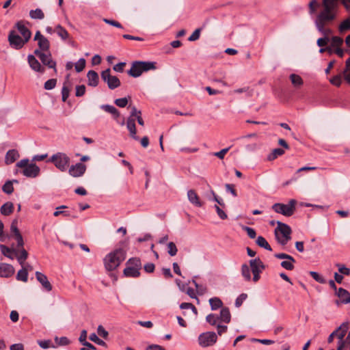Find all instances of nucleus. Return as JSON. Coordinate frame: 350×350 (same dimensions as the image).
<instances>
[{
  "mask_svg": "<svg viewBox=\"0 0 350 350\" xmlns=\"http://www.w3.org/2000/svg\"><path fill=\"white\" fill-rule=\"evenodd\" d=\"M337 5V0H323V9L317 14V10L321 6L319 1L311 0L308 3L309 14L310 16L316 15L314 23L317 29L325 36L332 33V30L325 28V26L335 19Z\"/></svg>",
  "mask_w": 350,
  "mask_h": 350,
  "instance_id": "obj_1",
  "label": "nucleus"
},
{
  "mask_svg": "<svg viewBox=\"0 0 350 350\" xmlns=\"http://www.w3.org/2000/svg\"><path fill=\"white\" fill-rule=\"evenodd\" d=\"M126 258V252L122 249H117L108 254L104 258L105 267L107 271L116 269Z\"/></svg>",
  "mask_w": 350,
  "mask_h": 350,
  "instance_id": "obj_2",
  "label": "nucleus"
},
{
  "mask_svg": "<svg viewBox=\"0 0 350 350\" xmlns=\"http://www.w3.org/2000/svg\"><path fill=\"white\" fill-rule=\"evenodd\" d=\"M156 69V62L135 61L131 64L128 74L133 77H139L143 72Z\"/></svg>",
  "mask_w": 350,
  "mask_h": 350,
  "instance_id": "obj_3",
  "label": "nucleus"
},
{
  "mask_svg": "<svg viewBox=\"0 0 350 350\" xmlns=\"http://www.w3.org/2000/svg\"><path fill=\"white\" fill-rule=\"evenodd\" d=\"M16 167L23 168V174L26 177L36 178L40 174V167L33 163H29L28 159L21 160L16 163Z\"/></svg>",
  "mask_w": 350,
  "mask_h": 350,
  "instance_id": "obj_4",
  "label": "nucleus"
},
{
  "mask_svg": "<svg viewBox=\"0 0 350 350\" xmlns=\"http://www.w3.org/2000/svg\"><path fill=\"white\" fill-rule=\"evenodd\" d=\"M291 228L280 221H278V226L275 229V238L279 243L285 245L291 239Z\"/></svg>",
  "mask_w": 350,
  "mask_h": 350,
  "instance_id": "obj_5",
  "label": "nucleus"
},
{
  "mask_svg": "<svg viewBox=\"0 0 350 350\" xmlns=\"http://www.w3.org/2000/svg\"><path fill=\"white\" fill-rule=\"evenodd\" d=\"M297 201L291 200L288 204L275 203L272 206V209L277 213L282 214L286 217H291L295 211Z\"/></svg>",
  "mask_w": 350,
  "mask_h": 350,
  "instance_id": "obj_6",
  "label": "nucleus"
},
{
  "mask_svg": "<svg viewBox=\"0 0 350 350\" xmlns=\"http://www.w3.org/2000/svg\"><path fill=\"white\" fill-rule=\"evenodd\" d=\"M49 161L52 162L61 172H65L70 164V159L66 153L57 152L52 155Z\"/></svg>",
  "mask_w": 350,
  "mask_h": 350,
  "instance_id": "obj_7",
  "label": "nucleus"
},
{
  "mask_svg": "<svg viewBox=\"0 0 350 350\" xmlns=\"http://www.w3.org/2000/svg\"><path fill=\"white\" fill-rule=\"evenodd\" d=\"M250 267L253 274L252 280L257 282L260 278V273L265 269V266L259 258L250 260Z\"/></svg>",
  "mask_w": 350,
  "mask_h": 350,
  "instance_id": "obj_8",
  "label": "nucleus"
},
{
  "mask_svg": "<svg viewBox=\"0 0 350 350\" xmlns=\"http://www.w3.org/2000/svg\"><path fill=\"white\" fill-rule=\"evenodd\" d=\"M217 334L213 332L202 333L198 337L199 345L202 347L213 345L217 342Z\"/></svg>",
  "mask_w": 350,
  "mask_h": 350,
  "instance_id": "obj_9",
  "label": "nucleus"
},
{
  "mask_svg": "<svg viewBox=\"0 0 350 350\" xmlns=\"http://www.w3.org/2000/svg\"><path fill=\"white\" fill-rule=\"evenodd\" d=\"M110 72L109 68L103 70L101 72V78L107 83L109 89L113 90L120 85V81L117 77L111 75Z\"/></svg>",
  "mask_w": 350,
  "mask_h": 350,
  "instance_id": "obj_10",
  "label": "nucleus"
},
{
  "mask_svg": "<svg viewBox=\"0 0 350 350\" xmlns=\"http://www.w3.org/2000/svg\"><path fill=\"white\" fill-rule=\"evenodd\" d=\"M34 53L40 58L43 64L47 66L50 68H53L55 72H57L55 68L56 62L53 60L51 55L49 52L46 53L44 52L40 51L38 49H36L34 51Z\"/></svg>",
  "mask_w": 350,
  "mask_h": 350,
  "instance_id": "obj_11",
  "label": "nucleus"
},
{
  "mask_svg": "<svg viewBox=\"0 0 350 350\" xmlns=\"http://www.w3.org/2000/svg\"><path fill=\"white\" fill-rule=\"evenodd\" d=\"M8 42L11 47L18 50L23 47L25 43L24 39L20 37L14 31H10L8 35Z\"/></svg>",
  "mask_w": 350,
  "mask_h": 350,
  "instance_id": "obj_12",
  "label": "nucleus"
},
{
  "mask_svg": "<svg viewBox=\"0 0 350 350\" xmlns=\"http://www.w3.org/2000/svg\"><path fill=\"white\" fill-rule=\"evenodd\" d=\"M34 40L38 41L39 49L42 52L48 51L49 49V41L41 33L38 31L34 36Z\"/></svg>",
  "mask_w": 350,
  "mask_h": 350,
  "instance_id": "obj_13",
  "label": "nucleus"
},
{
  "mask_svg": "<svg viewBox=\"0 0 350 350\" xmlns=\"http://www.w3.org/2000/svg\"><path fill=\"white\" fill-rule=\"evenodd\" d=\"M86 171L85 165L82 163H77L70 167L68 172L69 174L73 177H80L84 174Z\"/></svg>",
  "mask_w": 350,
  "mask_h": 350,
  "instance_id": "obj_14",
  "label": "nucleus"
},
{
  "mask_svg": "<svg viewBox=\"0 0 350 350\" xmlns=\"http://www.w3.org/2000/svg\"><path fill=\"white\" fill-rule=\"evenodd\" d=\"M35 275L37 280L41 284L46 291L50 292L52 291L53 286L45 274L40 271H36Z\"/></svg>",
  "mask_w": 350,
  "mask_h": 350,
  "instance_id": "obj_15",
  "label": "nucleus"
},
{
  "mask_svg": "<svg viewBox=\"0 0 350 350\" xmlns=\"http://www.w3.org/2000/svg\"><path fill=\"white\" fill-rule=\"evenodd\" d=\"M14 268L12 265L7 263H0V277L10 278L14 273Z\"/></svg>",
  "mask_w": 350,
  "mask_h": 350,
  "instance_id": "obj_16",
  "label": "nucleus"
},
{
  "mask_svg": "<svg viewBox=\"0 0 350 350\" xmlns=\"http://www.w3.org/2000/svg\"><path fill=\"white\" fill-rule=\"evenodd\" d=\"M126 128L129 131V135L131 138L138 141L139 137L137 135V131L135 127V119L132 117H129L126 121Z\"/></svg>",
  "mask_w": 350,
  "mask_h": 350,
  "instance_id": "obj_17",
  "label": "nucleus"
},
{
  "mask_svg": "<svg viewBox=\"0 0 350 350\" xmlns=\"http://www.w3.org/2000/svg\"><path fill=\"white\" fill-rule=\"evenodd\" d=\"M27 60L30 68L36 72H39L43 73L44 72V68L41 66L40 62L36 59V58L33 55H29L27 57Z\"/></svg>",
  "mask_w": 350,
  "mask_h": 350,
  "instance_id": "obj_18",
  "label": "nucleus"
},
{
  "mask_svg": "<svg viewBox=\"0 0 350 350\" xmlns=\"http://www.w3.org/2000/svg\"><path fill=\"white\" fill-rule=\"evenodd\" d=\"M16 27L20 33L23 36L24 41L28 42L31 36L30 30L27 27H25L22 22H18L16 24Z\"/></svg>",
  "mask_w": 350,
  "mask_h": 350,
  "instance_id": "obj_19",
  "label": "nucleus"
},
{
  "mask_svg": "<svg viewBox=\"0 0 350 350\" xmlns=\"http://www.w3.org/2000/svg\"><path fill=\"white\" fill-rule=\"evenodd\" d=\"M187 198L189 201L196 206L201 207L202 206V203L200 202L199 196L194 190L190 189L187 191Z\"/></svg>",
  "mask_w": 350,
  "mask_h": 350,
  "instance_id": "obj_20",
  "label": "nucleus"
},
{
  "mask_svg": "<svg viewBox=\"0 0 350 350\" xmlns=\"http://www.w3.org/2000/svg\"><path fill=\"white\" fill-rule=\"evenodd\" d=\"M19 158V153L17 150L12 149L7 152L5 162L7 165L14 163L16 159Z\"/></svg>",
  "mask_w": 350,
  "mask_h": 350,
  "instance_id": "obj_21",
  "label": "nucleus"
},
{
  "mask_svg": "<svg viewBox=\"0 0 350 350\" xmlns=\"http://www.w3.org/2000/svg\"><path fill=\"white\" fill-rule=\"evenodd\" d=\"M88 85L90 86L96 87L98 83V75L94 70H90L87 75Z\"/></svg>",
  "mask_w": 350,
  "mask_h": 350,
  "instance_id": "obj_22",
  "label": "nucleus"
},
{
  "mask_svg": "<svg viewBox=\"0 0 350 350\" xmlns=\"http://www.w3.org/2000/svg\"><path fill=\"white\" fill-rule=\"evenodd\" d=\"M219 317V321L221 323H229L231 319L230 310L228 308H222Z\"/></svg>",
  "mask_w": 350,
  "mask_h": 350,
  "instance_id": "obj_23",
  "label": "nucleus"
},
{
  "mask_svg": "<svg viewBox=\"0 0 350 350\" xmlns=\"http://www.w3.org/2000/svg\"><path fill=\"white\" fill-rule=\"evenodd\" d=\"M337 295L341 304H348L350 302V293L345 289L340 288L337 292Z\"/></svg>",
  "mask_w": 350,
  "mask_h": 350,
  "instance_id": "obj_24",
  "label": "nucleus"
},
{
  "mask_svg": "<svg viewBox=\"0 0 350 350\" xmlns=\"http://www.w3.org/2000/svg\"><path fill=\"white\" fill-rule=\"evenodd\" d=\"M14 208V204L11 202H7L1 206L0 212L3 215L8 216L13 213Z\"/></svg>",
  "mask_w": 350,
  "mask_h": 350,
  "instance_id": "obj_25",
  "label": "nucleus"
},
{
  "mask_svg": "<svg viewBox=\"0 0 350 350\" xmlns=\"http://www.w3.org/2000/svg\"><path fill=\"white\" fill-rule=\"evenodd\" d=\"M139 269L126 265L124 269V274L126 277L137 278L140 275Z\"/></svg>",
  "mask_w": 350,
  "mask_h": 350,
  "instance_id": "obj_26",
  "label": "nucleus"
},
{
  "mask_svg": "<svg viewBox=\"0 0 350 350\" xmlns=\"http://www.w3.org/2000/svg\"><path fill=\"white\" fill-rule=\"evenodd\" d=\"M14 252L16 255L18 262L21 266H23L25 261L28 257L27 252L24 248L21 249L18 252L16 250H14Z\"/></svg>",
  "mask_w": 350,
  "mask_h": 350,
  "instance_id": "obj_27",
  "label": "nucleus"
},
{
  "mask_svg": "<svg viewBox=\"0 0 350 350\" xmlns=\"http://www.w3.org/2000/svg\"><path fill=\"white\" fill-rule=\"evenodd\" d=\"M55 31L64 40L68 39L70 36L68 31L60 25L55 27Z\"/></svg>",
  "mask_w": 350,
  "mask_h": 350,
  "instance_id": "obj_28",
  "label": "nucleus"
},
{
  "mask_svg": "<svg viewBox=\"0 0 350 350\" xmlns=\"http://www.w3.org/2000/svg\"><path fill=\"white\" fill-rule=\"evenodd\" d=\"M208 301L212 310H216L223 306V303L219 297L211 298Z\"/></svg>",
  "mask_w": 350,
  "mask_h": 350,
  "instance_id": "obj_29",
  "label": "nucleus"
},
{
  "mask_svg": "<svg viewBox=\"0 0 350 350\" xmlns=\"http://www.w3.org/2000/svg\"><path fill=\"white\" fill-rule=\"evenodd\" d=\"M256 243L260 247L265 248L269 251L272 250V248L271 247L267 241L262 236H258L257 237Z\"/></svg>",
  "mask_w": 350,
  "mask_h": 350,
  "instance_id": "obj_30",
  "label": "nucleus"
},
{
  "mask_svg": "<svg viewBox=\"0 0 350 350\" xmlns=\"http://www.w3.org/2000/svg\"><path fill=\"white\" fill-rule=\"evenodd\" d=\"M101 108L105 110L106 112H108L111 114H112L116 119H117L120 116V113L117 110V109L109 105H103L101 106Z\"/></svg>",
  "mask_w": 350,
  "mask_h": 350,
  "instance_id": "obj_31",
  "label": "nucleus"
},
{
  "mask_svg": "<svg viewBox=\"0 0 350 350\" xmlns=\"http://www.w3.org/2000/svg\"><path fill=\"white\" fill-rule=\"evenodd\" d=\"M290 79L291 81L292 84L296 88L301 87L304 83L301 77L296 74H291L290 75Z\"/></svg>",
  "mask_w": 350,
  "mask_h": 350,
  "instance_id": "obj_32",
  "label": "nucleus"
},
{
  "mask_svg": "<svg viewBox=\"0 0 350 350\" xmlns=\"http://www.w3.org/2000/svg\"><path fill=\"white\" fill-rule=\"evenodd\" d=\"M250 270L251 268L247 264L242 265L241 274L246 281H250L252 280Z\"/></svg>",
  "mask_w": 350,
  "mask_h": 350,
  "instance_id": "obj_33",
  "label": "nucleus"
},
{
  "mask_svg": "<svg viewBox=\"0 0 350 350\" xmlns=\"http://www.w3.org/2000/svg\"><path fill=\"white\" fill-rule=\"evenodd\" d=\"M70 83L68 81H66L64 83V85L62 89V100L65 102L69 96L70 94Z\"/></svg>",
  "mask_w": 350,
  "mask_h": 350,
  "instance_id": "obj_34",
  "label": "nucleus"
},
{
  "mask_svg": "<svg viewBox=\"0 0 350 350\" xmlns=\"http://www.w3.org/2000/svg\"><path fill=\"white\" fill-rule=\"evenodd\" d=\"M29 16L33 19H43L44 14L41 9L37 8L34 10H31L29 12Z\"/></svg>",
  "mask_w": 350,
  "mask_h": 350,
  "instance_id": "obj_35",
  "label": "nucleus"
},
{
  "mask_svg": "<svg viewBox=\"0 0 350 350\" xmlns=\"http://www.w3.org/2000/svg\"><path fill=\"white\" fill-rule=\"evenodd\" d=\"M16 279L20 281L26 282L28 280V273L27 268H22L19 270L16 275Z\"/></svg>",
  "mask_w": 350,
  "mask_h": 350,
  "instance_id": "obj_36",
  "label": "nucleus"
},
{
  "mask_svg": "<svg viewBox=\"0 0 350 350\" xmlns=\"http://www.w3.org/2000/svg\"><path fill=\"white\" fill-rule=\"evenodd\" d=\"M348 30H350V18L344 20L338 27V31L340 33H345Z\"/></svg>",
  "mask_w": 350,
  "mask_h": 350,
  "instance_id": "obj_37",
  "label": "nucleus"
},
{
  "mask_svg": "<svg viewBox=\"0 0 350 350\" xmlns=\"http://www.w3.org/2000/svg\"><path fill=\"white\" fill-rule=\"evenodd\" d=\"M126 265L141 269L142 262L139 258H131L126 262Z\"/></svg>",
  "mask_w": 350,
  "mask_h": 350,
  "instance_id": "obj_38",
  "label": "nucleus"
},
{
  "mask_svg": "<svg viewBox=\"0 0 350 350\" xmlns=\"http://www.w3.org/2000/svg\"><path fill=\"white\" fill-rule=\"evenodd\" d=\"M284 154V151L282 148H275L273 150L272 152L268 156L267 159L269 161H273L275 159L278 157L281 156Z\"/></svg>",
  "mask_w": 350,
  "mask_h": 350,
  "instance_id": "obj_39",
  "label": "nucleus"
},
{
  "mask_svg": "<svg viewBox=\"0 0 350 350\" xmlns=\"http://www.w3.org/2000/svg\"><path fill=\"white\" fill-rule=\"evenodd\" d=\"M343 75L347 83L350 84V57L346 61V68L344 70Z\"/></svg>",
  "mask_w": 350,
  "mask_h": 350,
  "instance_id": "obj_40",
  "label": "nucleus"
},
{
  "mask_svg": "<svg viewBox=\"0 0 350 350\" xmlns=\"http://www.w3.org/2000/svg\"><path fill=\"white\" fill-rule=\"evenodd\" d=\"M2 190L4 193H5L7 194H11L14 191V187L12 185V181H11V180L6 181L2 187Z\"/></svg>",
  "mask_w": 350,
  "mask_h": 350,
  "instance_id": "obj_41",
  "label": "nucleus"
},
{
  "mask_svg": "<svg viewBox=\"0 0 350 350\" xmlns=\"http://www.w3.org/2000/svg\"><path fill=\"white\" fill-rule=\"evenodd\" d=\"M295 262V260L293 258V260H286L281 262V266L286 270L291 271L294 269V263Z\"/></svg>",
  "mask_w": 350,
  "mask_h": 350,
  "instance_id": "obj_42",
  "label": "nucleus"
},
{
  "mask_svg": "<svg viewBox=\"0 0 350 350\" xmlns=\"http://www.w3.org/2000/svg\"><path fill=\"white\" fill-rule=\"evenodd\" d=\"M89 338L91 341H92L100 346L105 347L107 345L106 342L105 341H103V340L100 339L95 333L91 334L90 335Z\"/></svg>",
  "mask_w": 350,
  "mask_h": 350,
  "instance_id": "obj_43",
  "label": "nucleus"
},
{
  "mask_svg": "<svg viewBox=\"0 0 350 350\" xmlns=\"http://www.w3.org/2000/svg\"><path fill=\"white\" fill-rule=\"evenodd\" d=\"M206 321L212 325H217L219 321V317L215 314H210L206 317Z\"/></svg>",
  "mask_w": 350,
  "mask_h": 350,
  "instance_id": "obj_44",
  "label": "nucleus"
},
{
  "mask_svg": "<svg viewBox=\"0 0 350 350\" xmlns=\"http://www.w3.org/2000/svg\"><path fill=\"white\" fill-rule=\"evenodd\" d=\"M310 275L315 281L321 284H325L326 282L325 279L316 271H310Z\"/></svg>",
  "mask_w": 350,
  "mask_h": 350,
  "instance_id": "obj_45",
  "label": "nucleus"
},
{
  "mask_svg": "<svg viewBox=\"0 0 350 350\" xmlns=\"http://www.w3.org/2000/svg\"><path fill=\"white\" fill-rule=\"evenodd\" d=\"M177 252H178V250H177V247H176L175 243L174 242H170L167 244V253L171 256H174L175 255H176Z\"/></svg>",
  "mask_w": 350,
  "mask_h": 350,
  "instance_id": "obj_46",
  "label": "nucleus"
},
{
  "mask_svg": "<svg viewBox=\"0 0 350 350\" xmlns=\"http://www.w3.org/2000/svg\"><path fill=\"white\" fill-rule=\"evenodd\" d=\"M85 66V59L84 58H81L78 60V62L75 64V68L77 72H81Z\"/></svg>",
  "mask_w": 350,
  "mask_h": 350,
  "instance_id": "obj_47",
  "label": "nucleus"
},
{
  "mask_svg": "<svg viewBox=\"0 0 350 350\" xmlns=\"http://www.w3.org/2000/svg\"><path fill=\"white\" fill-rule=\"evenodd\" d=\"M57 80L55 79H49L44 83V89L50 90L53 89L56 85Z\"/></svg>",
  "mask_w": 350,
  "mask_h": 350,
  "instance_id": "obj_48",
  "label": "nucleus"
},
{
  "mask_svg": "<svg viewBox=\"0 0 350 350\" xmlns=\"http://www.w3.org/2000/svg\"><path fill=\"white\" fill-rule=\"evenodd\" d=\"M343 40L338 36H334L332 38V46L334 48L340 47L342 44Z\"/></svg>",
  "mask_w": 350,
  "mask_h": 350,
  "instance_id": "obj_49",
  "label": "nucleus"
},
{
  "mask_svg": "<svg viewBox=\"0 0 350 350\" xmlns=\"http://www.w3.org/2000/svg\"><path fill=\"white\" fill-rule=\"evenodd\" d=\"M329 82L337 87H339L342 83V78L340 75H336L329 79Z\"/></svg>",
  "mask_w": 350,
  "mask_h": 350,
  "instance_id": "obj_50",
  "label": "nucleus"
},
{
  "mask_svg": "<svg viewBox=\"0 0 350 350\" xmlns=\"http://www.w3.org/2000/svg\"><path fill=\"white\" fill-rule=\"evenodd\" d=\"M85 93V86L84 85H77L76 87L75 96L77 97L82 96Z\"/></svg>",
  "mask_w": 350,
  "mask_h": 350,
  "instance_id": "obj_51",
  "label": "nucleus"
},
{
  "mask_svg": "<svg viewBox=\"0 0 350 350\" xmlns=\"http://www.w3.org/2000/svg\"><path fill=\"white\" fill-rule=\"evenodd\" d=\"M215 208L216 212L220 219H227V217H228L227 214L219 207V205H217V204L215 205Z\"/></svg>",
  "mask_w": 350,
  "mask_h": 350,
  "instance_id": "obj_52",
  "label": "nucleus"
},
{
  "mask_svg": "<svg viewBox=\"0 0 350 350\" xmlns=\"http://www.w3.org/2000/svg\"><path fill=\"white\" fill-rule=\"evenodd\" d=\"M98 334L103 338H107L108 336V332L105 330L103 325H98L97 328Z\"/></svg>",
  "mask_w": 350,
  "mask_h": 350,
  "instance_id": "obj_53",
  "label": "nucleus"
},
{
  "mask_svg": "<svg viewBox=\"0 0 350 350\" xmlns=\"http://www.w3.org/2000/svg\"><path fill=\"white\" fill-rule=\"evenodd\" d=\"M247 295L245 293L241 294L235 301V306L236 307H239L241 306L243 302L246 299Z\"/></svg>",
  "mask_w": 350,
  "mask_h": 350,
  "instance_id": "obj_54",
  "label": "nucleus"
},
{
  "mask_svg": "<svg viewBox=\"0 0 350 350\" xmlns=\"http://www.w3.org/2000/svg\"><path fill=\"white\" fill-rule=\"evenodd\" d=\"M114 103L120 107H124L128 103V100L126 98H121L116 99Z\"/></svg>",
  "mask_w": 350,
  "mask_h": 350,
  "instance_id": "obj_55",
  "label": "nucleus"
},
{
  "mask_svg": "<svg viewBox=\"0 0 350 350\" xmlns=\"http://www.w3.org/2000/svg\"><path fill=\"white\" fill-rule=\"evenodd\" d=\"M243 229L247 232V234L250 238L254 239L256 237V233L253 228L247 226H244Z\"/></svg>",
  "mask_w": 350,
  "mask_h": 350,
  "instance_id": "obj_56",
  "label": "nucleus"
},
{
  "mask_svg": "<svg viewBox=\"0 0 350 350\" xmlns=\"http://www.w3.org/2000/svg\"><path fill=\"white\" fill-rule=\"evenodd\" d=\"M200 29H196L193 33L189 37V41H196L200 38Z\"/></svg>",
  "mask_w": 350,
  "mask_h": 350,
  "instance_id": "obj_57",
  "label": "nucleus"
},
{
  "mask_svg": "<svg viewBox=\"0 0 350 350\" xmlns=\"http://www.w3.org/2000/svg\"><path fill=\"white\" fill-rule=\"evenodd\" d=\"M329 40L327 36L320 38L317 40V45L320 47H323L327 44Z\"/></svg>",
  "mask_w": 350,
  "mask_h": 350,
  "instance_id": "obj_58",
  "label": "nucleus"
},
{
  "mask_svg": "<svg viewBox=\"0 0 350 350\" xmlns=\"http://www.w3.org/2000/svg\"><path fill=\"white\" fill-rule=\"evenodd\" d=\"M10 230L12 232L14 233V236H17V234H21L20 231L17 227V220H14L11 224Z\"/></svg>",
  "mask_w": 350,
  "mask_h": 350,
  "instance_id": "obj_59",
  "label": "nucleus"
},
{
  "mask_svg": "<svg viewBox=\"0 0 350 350\" xmlns=\"http://www.w3.org/2000/svg\"><path fill=\"white\" fill-rule=\"evenodd\" d=\"M275 257L279 259H285V260H293V257L291 255L286 254L285 253H278L275 254Z\"/></svg>",
  "mask_w": 350,
  "mask_h": 350,
  "instance_id": "obj_60",
  "label": "nucleus"
},
{
  "mask_svg": "<svg viewBox=\"0 0 350 350\" xmlns=\"http://www.w3.org/2000/svg\"><path fill=\"white\" fill-rule=\"evenodd\" d=\"M338 271L341 274H344L345 275H349L350 274V269L346 267L343 265H338Z\"/></svg>",
  "mask_w": 350,
  "mask_h": 350,
  "instance_id": "obj_61",
  "label": "nucleus"
},
{
  "mask_svg": "<svg viewBox=\"0 0 350 350\" xmlns=\"http://www.w3.org/2000/svg\"><path fill=\"white\" fill-rule=\"evenodd\" d=\"M55 341L59 345H67L69 344V340L66 337L55 338Z\"/></svg>",
  "mask_w": 350,
  "mask_h": 350,
  "instance_id": "obj_62",
  "label": "nucleus"
},
{
  "mask_svg": "<svg viewBox=\"0 0 350 350\" xmlns=\"http://www.w3.org/2000/svg\"><path fill=\"white\" fill-rule=\"evenodd\" d=\"M211 193L213 196V200L216 202L218 205L221 206V207H225V204L222 199H220L218 198V196L216 195V193L214 192V191H211Z\"/></svg>",
  "mask_w": 350,
  "mask_h": 350,
  "instance_id": "obj_63",
  "label": "nucleus"
},
{
  "mask_svg": "<svg viewBox=\"0 0 350 350\" xmlns=\"http://www.w3.org/2000/svg\"><path fill=\"white\" fill-rule=\"evenodd\" d=\"M84 347L81 348V350H95L96 347L88 342H85L83 344Z\"/></svg>",
  "mask_w": 350,
  "mask_h": 350,
  "instance_id": "obj_64",
  "label": "nucleus"
}]
</instances>
